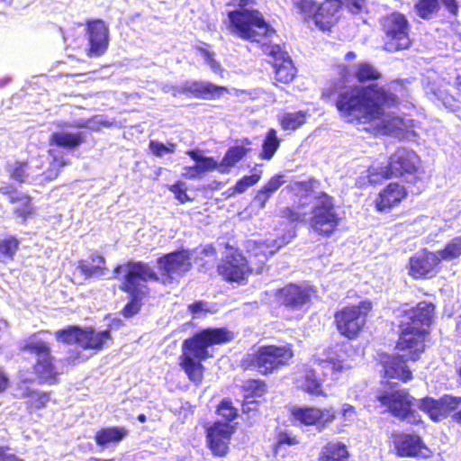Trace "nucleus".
I'll use <instances>...</instances> for the list:
<instances>
[{
	"instance_id": "nucleus-1",
	"label": "nucleus",
	"mask_w": 461,
	"mask_h": 461,
	"mask_svg": "<svg viewBox=\"0 0 461 461\" xmlns=\"http://www.w3.org/2000/svg\"><path fill=\"white\" fill-rule=\"evenodd\" d=\"M353 76L360 84L371 83L346 86L333 82L321 91V98L332 103L340 117L348 123L367 124L380 121L386 110L399 107L408 97V88L401 79L386 85L375 83L383 76L369 62L358 63Z\"/></svg>"
},
{
	"instance_id": "nucleus-2",
	"label": "nucleus",
	"mask_w": 461,
	"mask_h": 461,
	"mask_svg": "<svg viewBox=\"0 0 461 461\" xmlns=\"http://www.w3.org/2000/svg\"><path fill=\"white\" fill-rule=\"evenodd\" d=\"M233 339V333L228 328L221 327L203 329L183 341L178 366L194 385L200 386L203 382L205 367L203 362L212 357L209 348Z\"/></svg>"
},
{
	"instance_id": "nucleus-3",
	"label": "nucleus",
	"mask_w": 461,
	"mask_h": 461,
	"mask_svg": "<svg viewBox=\"0 0 461 461\" xmlns=\"http://www.w3.org/2000/svg\"><path fill=\"white\" fill-rule=\"evenodd\" d=\"M294 357L291 343L265 344L246 353L240 360L243 371L271 375L287 367Z\"/></svg>"
},
{
	"instance_id": "nucleus-4",
	"label": "nucleus",
	"mask_w": 461,
	"mask_h": 461,
	"mask_svg": "<svg viewBox=\"0 0 461 461\" xmlns=\"http://www.w3.org/2000/svg\"><path fill=\"white\" fill-rule=\"evenodd\" d=\"M127 271L123 276L120 289L129 295V301L122 307L120 314L126 318H131L138 314L142 307V301L148 297L149 288L146 285L149 280L159 281L158 275L142 261H128L125 264Z\"/></svg>"
},
{
	"instance_id": "nucleus-5",
	"label": "nucleus",
	"mask_w": 461,
	"mask_h": 461,
	"mask_svg": "<svg viewBox=\"0 0 461 461\" xmlns=\"http://www.w3.org/2000/svg\"><path fill=\"white\" fill-rule=\"evenodd\" d=\"M259 0H239L241 9L228 13L227 29L241 40L250 42H260L276 33L275 29L266 21L263 14L257 9H247L246 6L255 5Z\"/></svg>"
},
{
	"instance_id": "nucleus-6",
	"label": "nucleus",
	"mask_w": 461,
	"mask_h": 461,
	"mask_svg": "<svg viewBox=\"0 0 461 461\" xmlns=\"http://www.w3.org/2000/svg\"><path fill=\"white\" fill-rule=\"evenodd\" d=\"M420 164V159L414 151L397 149L386 164L369 167L367 177L371 184L376 185L393 177L413 176L418 172Z\"/></svg>"
},
{
	"instance_id": "nucleus-7",
	"label": "nucleus",
	"mask_w": 461,
	"mask_h": 461,
	"mask_svg": "<svg viewBox=\"0 0 461 461\" xmlns=\"http://www.w3.org/2000/svg\"><path fill=\"white\" fill-rule=\"evenodd\" d=\"M379 25L384 51L395 53L412 46L411 25L404 14L398 11L387 14L379 20Z\"/></svg>"
},
{
	"instance_id": "nucleus-8",
	"label": "nucleus",
	"mask_w": 461,
	"mask_h": 461,
	"mask_svg": "<svg viewBox=\"0 0 461 461\" xmlns=\"http://www.w3.org/2000/svg\"><path fill=\"white\" fill-rule=\"evenodd\" d=\"M372 307L369 300H362L357 304H347L336 310L333 323L338 333L348 340L358 339L366 328Z\"/></svg>"
},
{
	"instance_id": "nucleus-9",
	"label": "nucleus",
	"mask_w": 461,
	"mask_h": 461,
	"mask_svg": "<svg viewBox=\"0 0 461 461\" xmlns=\"http://www.w3.org/2000/svg\"><path fill=\"white\" fill-rule=\"evenodd\" d=\"M20 350L36 357L32 371L41 383L56 384L59 382V372L49 342L32 334L21 346Z\"/></svg>"
},
{
	"instance_id": "nucleus-10",
	"label": "nucleus",
	"mask_w": 461,
	"mask_h": 461,
	"mask_svg": "<svg viewBox=\"0 0 461 461\" xmlns=\"http://www.w3.org/2000/svg\"><path fill=\"white\" fill-rule=\"evenodd\" d=\"M340 220L334 197L326 192L318 193L310 218V227L313 232L322 238H330L338 230Z\"/></svg>"
},
{
	"instance_id": "nucleus-11",
	"label": "nucleus",
	"mask_w": 461,
	"mask_h": 461,
	"mask_svg": "<svg viewBox=\"0 0 461 461\" xmlns=\"http://www.w3.org/2000/svg\"><path fill=\"white\" fill-rule=\"evenodd\" d=\"M55 338L63 344L77 345L82 349L97 353L104 348L108 341L112 340V334L109 330L96 331L93 327L82 328L69 325L57 330Z\"/></svg>"
},
{
	"instance_id": "nucleus-12",
	"label": "nucleus",
	"mask_w": 461,
	"mask_h": 461,
	"mask_svg": "<svg viewBox=\"0 0 461 461\" xmlns=\"http://www.w3.org/2000/svg\"><path fill=\"white\" fill-rule=\"evenodd\" d=\"M387 384L389 387L380 390L375 396L380 406L402 420L413 416L414 397L407 389L395 388L396 384L387 383Z\"/></svg>"
},
{
	"instance_id": "nucleus-13",
	"label": "nucleus",
	"mask_w": 461,
	"mask_h": 461,
	"mask_svg": "<svg viewBox=\"0 0 461 461\" xmlns=\"http://www.w3.org/2000/svg\"><path fill=\"white\" fill-rule=\"evenodd\" d=\"M224 248L226 251L217 265V273L226 282L240 283L252 273L253 268L238 248L228 242Z\"/></svg>"
},
{
	"instance_id": "nucleus-14",
	"label": "nucleus",
	"mask_w": 461,
	"mask_h": 461,
	"mask_svg": "<svg viewBox=\"0 0 461 461\" xmlns=\"http://www.w3.org/2000/svg\"><path fill=\"white\" fill-rule=\"evenodd\" d=\"M157 264L163 284H171L176 278L184 277L193 268L191 252L185 249L158 257Z\"/></svg>"
},
{
	"instance_id": "nucleus-15",
	"label": "nucleus",
	"mask_w": 461,
	"mask_h": 461,
	"mask_svg": "<svg viewBox=\"0 0 461 461\" xmlns=\"http://www.w3.org/2000/svg\"><path fill=\"white\" fill-rule=\"evenodd\" d=\"M262 52L272 59L269 63L274 68V85H288L297 76V68L288 53L278 44H262Z\"/></svg>"
},
{
	"instance_id": "nucleus-16",
	"label": "nucleus",
	"mask_w": 461,
	"mask_h": 461,
	"mask_svg": "<svg viewBox=\"0 0 461 461\" xmlns=\"http://www.w3.org/2000/svg\"><path fill=\"white\" fill-rule=\"evenodd\" d=\"M236 431L233 424L215 420L205 426V443L214 457H226L230 451L232 436Z\"/></svg>"
},
{
	"instance_id": "nucleus-17",
	"label": "nucleus",
	"mask_w": 461,
	"mask_h": 461,
	"mask_svg": "<svg viewBox=\"0 0 461 461\" xmlns=\"http://www.w3.org/2000/svg\"><path fill=\"white\" fill-rule=\"evenodd\" d=\"M429 334L423 330H412L409 326L399 327L395 349L409 361L417 362L426 350V341Z\"/></svg>"
},
{
	"instance_id": "nucleus-18",
	"label": "nucleus",
	"mask_w": 461,
	"mask_h": 461,
	"mask_svg": "<svg viewBox=\"0 0 461 461\" xmlns=\"http://www.w3.org/2000/svg\"><path fill=\"white\" fill-rule=\"evenodd\" d=\"M435 318L436 305L431 302L421 301L402 312L399 327L409 326L412 330H423L430 334V328L435 322Z\"/></svg>"
},
{
	"instance_id": "nucleus-19",
	"label": "nucleus",
	"mask_w": 461,
	"mask_h": 461,
	"mask_svg": "<svg viewBox=\"0 0 461 461\" xmlns=\"http://www.w3.org/2000/svg\"><path fill=\"white\" fill-rule=\"evenodd\" d=\"M291 417L304 426H316L321 430L333 423L337 419L334 407L319 408L315 406L293 407L290 409Z\"/></svg>"
},
{
	"instance_id": "nucleus-20",
	"label": "nucleus",
	"mask_w": 461,
	"mask_h": 461,
	"mask_svg": "<svg viewBox=\"0 0 461 461\" xmlns=\"http://www.w3.org/2000/svg\"><path fill=\"white\" fill-rule=\"evenodd\" d=\"M461 406V396L443 394L438 399L426 396L420 400L419 408L434 422L441 421Z\"/></svg>"
},
{
	"instance_id": "nucleus-21",
	"label": "nucleus",
	"mask_w": 461,
	"mask_h": 461,
	"mask_svg": "<svg viewBox=\"0 0 461 461\" xmlns=\"http://www.w3.org/2000/svg\"><path fill=\"white\" fill-rule=\"evenodd\" d=\"M85 26L88 41L87 57H101L106 52L110 42L108 25L102 19H90L86 21Z\"/></svg>"
},
{
	"instance_id": "nucleus-22",
	"label": "nucleus",
	"mask_w": 461,
	"mask_h": 461,
	"mask_svg": "<svg viewBox=\"0 0 461 461\" xmlns=\"http://www.w3.org/2000/svg\"><path fill=\"white\" fill-rule=\"evenodd\" d=\"M440 262L434 251L422 249L409 259V275L413 279H427L435 276L440 270Z\"/></svg>"
},
{
	"instance_id": "nucleus-23",
	"label": "nucleus",
	"mask_w": 461,
	"mask_h": 461,
	"mask_svg": "<svg viewBox=\"0 0 461 461\" xmlns=\"http://www.w3.org/2000/svg\"><path fill=\"white\" fill-rule=\"evenodd\" d=\"M314 290L308 286L288 284L277 289L276 298L280 305L292 310L311 303Z\"/></svg>"
},
{
	"instance_id": "nucleus-24",
	"label": "nucleus",
	"mask_w": 461,
	"mask_h": 461,
	"mask_svg": "<svg viewBox=\"0 0 461 461\" xmlns=\"http://www.w3.org/2000/svg\"><path fill=\"white\" fill-rule=\"evenodd\" d=\"M0 194L7 197L11 204L18 203L14 208L13 212L23 221H27L35 215V208L31 194L19 192L13 184L9 183L0 186Z\"/></svg>"
},
{
	"instance_id": "nucleus-25",
	"label": "nucleus",
	"mask_w": 461,
	"mask_h": 461,
	"mask_svg": "<svg viewBox=\"0 0 461 461\" xmlns=\"http://www.w3.org/2000/svg\"><path fill=\"white\" fill-rule=\"evenodd\" d=\"M391 438L395 455L399 457H418L428 450L422 438L415 433L395 432Z\"/></svg>"
},
{
	"instance_id": "nucleus-26",
	"label": "nucleus",
	"mask_w": 461,
	"mask_h": 461,
	"mask_svg": "<svg viewBox=\"0 0 461 461\" xmlns=\"http://www.w3.org/2000/svg\"><path fill=\"white\" fill-rule=\"evenodd\" d=\"M407 361L409 359L402 354H384L380 359L383 376L388 380L396 379L403 384L411 381L413 375Z\"/></svg>"
},
{
	"instance_id": "nucleus-27",
	"label": "nucleus",
	"mask_w": 461,
	"mask_h": 461,
	"mask_svg": "<svg viewBox=\"0 0 461 461\" xmlns=\"http://www.w3.org/2000/svg\"><path fill=\"white\" fill-rule=\"evenodd\" d=\"M408 195L406 187L398 182L387 184L377 194L375 208L378 212H390L397 207Z\"/></svg>"
},
{
	"instance_id": "nucleus-28",
	"label": "nucleus",
	"mask_w": 461,
	"mask_h": 461,
	"mask_svg": "<svg viewBox=\"0 0 461 461\" xmlns=\"http://www.w3.org/2000/svg\"><path fill=\"white\" fill-rule=\"evenodd\" d=\"M341 12L339 0H323L318 7L312 21L322 32H330L339 22Z\"/></svg>"
},
{
	"instance_id": "nucleus-29",
	"label": "nucleus",
	"mask_w": 461,
	"mask_h": 461,
	"mask_svg": "<svg viewBox=\"0 0 461 461\" xmlns=\"http://www.w3.org/2000/svg\"><path fill=\"white\" fill-rule=\"evenodd\" d=\"M441 5L453 16L459 11L457 0H417L414 3V12L422 20L434 18L441 9Z\"/></svg>"
},
{
	"instance_id": "nucleus-30",
	"label": "nucleus",
	"mask_w": 461,
	"mask_h": 461,
	"mask_svg": "<svg viewBox=\"0 0 461 461\" xmlns=\"http://www.w3.org/2000/svg\"><path fill=\"white\" fill-rule=\"evenodd\" d=\"M77 269L86 279L99 278L107 272L106 259L98 250H90L86 258L77 262Z\"/></svg>"
},
{
	"instance_id": "nucleus-31",
	"label": "nucleus",
	"mask_w": 461,
	"mask_h": 461,
	"mask_svg": "<svg viewBox=\"0 0 461 461\" xmlns=\"http://www.w3.org/2000/svg\"><path fill=\"white\" fill-rule=\"evenodd\" d=\"M276 250L277 248L271 240L254 241L248 250L249 266L253 270L261 271Z\"/></svg>"
},
{
	"instance_id": "nucleus-32",
	"label": "nucleus",
	"mask_w": 461,
	"mask_h": 461,
	"mask_svg": "<svg viewBox=\"0 0 461 461\" xmlns=\"http://www.w3.org/2000/svg\"><path fill=\"white\" fill-rule=\"evenodd\" d=\"M351 348L352 346L346 341L330 346L326 350L324 361L331 366L334 372H342L349 369L350 365L348 363V360Z\"/></svg>"
},
{
	"instance_id": "nucleus-33",
	"label": "nucleus",
	"mask_w": 461,
	"mask_h": 461,
	"mask_svg": "<svg viewBox=\"0 0 461 461\" xmlns=\"http://www.w3.org/2000/svg\"><path fill=\"white\" fill-rule=\"evenodd\" d=\"M86 141V134L83 131H56L49 139L50 146L67 150H74Z\"/></svg>"
},
{
	"instance_id": "nucleus-34",
	"label": "nucleus",
	"mask_w": 461,
	"mask_h": 461,
	"mask_svg": "<svg viewBox=\"0 0 461 461\" xmlns=\"http://www.w3.org/2000/svg\"><path fill=\"white\" fill-rule=\"evenodd\" d=\"M285 183V175L277 173L262 185L254 196V202L259 209H264L273 194Z\"/></svg>"
},
{
	"instance_id": "nucleus-35",
	"label": "nucleus",
	"mask_w": 461,
	"mask_h": 461,
	"mask_svg": "<svg viewBox=\"0 0 461 461\" xmlns=\"http://www.w3.org/2000/svg\"><path fill=\"white\" fill-rule=\"evenodd\" d=\"M349 451L340 441L327 442L319 453L318 461H348Z\"/></svg>"
},
{
	"instance_id": "nucleus-36",
	"label": "nucleus",
	"mask_w": 461,
	"mask_h": 461,
	"mask_svg": "<svg viewBox=\"0 0 461 461\" xmlns=\"http://www.w3.org/2000/svg\"><path fill=\"white\" fill-rule=\"evenodd\" d=\"M25 400V406L29 412L47 407L50 401V392H44L26 386L21 394Z\"/></svg>"
},
{
	"instance_id": "nucleus-37",
	"label": "nucleus",
	"mask_w": 461,
	"mask_h": 461,
	"mask_svg": "<svg viewBox=\"0 0 461 461\" xmlns=\"http://www.w3.org/2000/svg\"><path fill=\"white\" fill-rule=\"evenodd\" d=\"M187 90L194 94V96L206 100H215L221 95L229 93L228 88L225 86H216L210 82L203 83L198 81L193 82Z\"/></svg>"
},
{
	"instance_id": "nucleus-38",
	"label": "nucleus",
	"mask_w": 461,
	"mask_h": 461,
	"mask_svg": "<svg viewBox=\"0 0 461 461\" xmlns=\"http://www.w3.org/2000/svg\"><path fill=\"white\" fill-rule=\"evenodd\" d=\"M129 434L124 427H103L95 434V441L97 446L104 447L109 444L121 442Z\"/></svg>"
},
{
	"instance_id": "nucleus-39",
	"label": "nucleus",
	"mask_w": 461,
	"mask_h": 461,
	"mask_svg": "<svg viewBox=\"0 0 461 461\" xmlns=\"http://www.w3.org/2000/svg\"><path fill=\"white\" fill-rule=\"evenodd\" d=\"M249 151L250 149L243 145L230 147L221 160V174H229L231 168L247 157Z\"/></svg>"
},
{
	"instance_id": "nucleus-40",
	"label": "nucleus",
	"mask_w": 461,
	"mask_h": 461,
	"mask_svg": "<svg viewBox=\"0 0 461 461\" xmlns=\"http://www.w3.org/2000/svg\"><path fill=\"white\" fill-rule=\"evenodd\" d=\"M245 400L263 398L268 393L267 383L261 378H249L240 387Z\"/></svg>"
},
{
	"instance_id": "nucleus-41",
	"label": "nucleus",
	"mask_w": 461,
	"mask_h": 461,
	"mask_svg": "<svg viewBox=\"0 0 461 461\" xmlns=\"http://www.w3.org/2000/svg\"><path fill=\"white\" fill-rule=\"evenodd\" d=\"M300 388L303 392L312 396L326 397L327 393L323 388L321 380L313 370L307 371L301 378Z\"/></svg>"
},
{
	"instance_id": "nucleus-42",
	"label": "nucleus",
	"mask_w": 461,
	"mask_h": 461,
	"mask_svg": "<svg viewBox=\"0 0 461 461\" xmlns=\"http://www.w3.org/2000/svg\"><path fill=\"white\" fill-rule=\"evenodd\" d=\"M20 249V240L14 235L0 239V264L13 261Z\"/></svg>"
},
{
	"instance_id": "nucleus-43",
	"label": "nucleus",
	"mask_w": 461,
	"mask_h": 461,
	"mask_svg": "<svg viewBox=\"0 0 461 461\" xmlns=\"http://www.w3.org/2000/svg\"><path fill=\"white\" fill-rule=\"evenodd\" d=\"M281 140L277 137V132L275 129L271 128L266 133L262 142V150L259 153V158L265 160H270L279 149Z\"/></svg>"
},
{
	"instance_id": "nucleus-44",
	"label": "nucleus",
	"mask_w": 461,
	"mask_h": 461,
	"mask_svg": "<svg viewBox=\"0 0 461 461\" xmlns=\"http://www.w3.org/2000/svg\"><path fill=\"white\" fill-rule=\"evenodd\" d=\"M307 116L304 111L286 113L278 117V122L283 130L295 131L306 122Z\"/></svg>"
},
{
	"instance_id": "nucleus-45",
	"label": "nucleus",
	"mask_w": 461,
	"mask_h": 461,
	"mask_svg": "<svg viewBox=\"0 0 461 461\" xmlns=\"http://www.w3.org/2000/svg\"><path fill=\"white\" fill-rule=\"evenodd\" d=\"M293 10L302 17V19L309 23L314 18L316 8L318 7L317 0H291Z\"/></svg>"
},
{
	"instance_id": "nucleus-46",
	"label": "nucleus",
	"mask_w": 461,
	"mask_h": 461,
	"mask_svg": "<svg viewBox=\"0 0 461 461\" xmlns=\"http://www.w3.org/2000/svg\"><path fill=\"white\" fill-rule=\"evenodd\" d=\"M439 262L453 261L461 257V238L459 236L450 240L442 249L436 252Z\"/></svg>"
},
{
	"instance_id": "nucleus-47",
	"label": "nucleus",
	"mask_w": 461,
	"mask_h": 461,
	"mask_svg": "<svg viewBox=\"0 0 461 461\" xmlns=\"http://www.w3.org/2000/svg\"><path fill=\"white\" fill-rule=\"evenodd\" d=\"M215 413L222 419V422L231 424L239 416L238 409L231 399L223 398L216 407Z\"/></svg>"
},
{
	"instance_id": "nucleus-48",
	"label": "nucleus",
	"mask_w": 461,
	"mask_h": 461,
	"mask_svg": "<svg viewBox=\"0 0 461 461\" xmlns=\"http://www.w3.org/2000/svg\"><path fill=\"white\" fill-rule=\"evenodd\" d=\"M300 443L298 436L287 430H280L276 434V441L272 447L274 455H277L285 446L292 447Z\"/></svg>"
},
{
	"instance_id": "nucleus-49",
	"label": "nucleus",
	"mask_w": 461,
	"mask_h": 461,
	"mask_svg": "<svg viewBox=\"0 0 461 461\" xmlns=\"http://www.w3.org/2000/svg\"><path fill=\"white\" fill-rule=\"evenodd\" d=\"M29 163L27 160H16L7 167L9 177L18 184H23L28 177L27 169Z\"/></svg>"
},
{
	"instance_id": "nucleus-50",
	"label": "nucleus",
	"mask_w": 461,
	"mask_h": 461,
	"mask_svg": "<svg viewBox=\"0 0 461 461\" xmlns=\"http://www.w3.org/2000/svg\"><path fill=\"white\" fill-rule=\"evenodd\" d=\"M304 204H299L296 207L286 206L281 212L280 216L289 223H303L306 221L307 213L303 211Z\"/></svg>"
},
{
	"instance_id": "nucleus-51",
	"label": "nucleus",
	"mask_w": 461,
	"mask_h": 461,
	"mask_svg": "<svg viewBox=\"0 0 461 461\" xmlns=\"http://www.w3.org/2000/svg\"><path fill=\"white\" fill-rule=\"evenodd\" d=\"M177 149V144L172 141L163 143L155 140L149 142V150L156 158H163L166 155L174 154Z\"/></svg>"
},
{
	"instance_id": "nucleus-52",
	"label": "nucleus",
	"mask_w": 461,
	"mask_h": 461,
	"mask_svg": "<svg viewBox=\"0 0 461 461\" xmlns=\"http://www.w3.org/2000/svg\"><path fill=\"white\" fill-rule=\"evenodd\" d=\"M167 189L174 194V198L180 203H191L194 199L187 194L186 184L182 180H176L172 185H167Z\"/></svg>"
},
{
	"instance_id": "nucleus-53",
	"label": "nucleus",
	"mask_w": 461,
	"mask_h": 461,
	"mask_svg": "<svg viewBox=\"0 0 461 461\" xmlns=\"http://www.w3.org/2000/svg\"><path fill=\"white\" fill-rule=\"evenodd\" d=\"M261 178V173L253 174L250 176H244L239 179L235 185L229 189V196L235 194H242L249 187L256 185Z\"/></svg>"
},
{
	"instance_id": "nucleus-54",
	"label": "nucleus",
	"mask_w": 461,
	"mask_h": 461,
	"mask_svg": "<svg viewBox=\"0 0 461 461\" xmlns=\"http://www.w3.org/2000/svg\"><path fill=\"white\" fill-rule=\"evenodd\" d=\"M193 168L194 170L200 169L202 175L213 170H218L221 173V162H217L212 157H204L201 162H199L198 165H194Z\"/></svg>"
},
{
	"instance_id": "nucleus-55",
	"label": "nucleus",
	"mask_w": 461,
	"mask_h": 461,
	"mask_svg": "<svg viewBox=\"0 0 461 461\" xmlns=\"http://www.w3.org/2000/svg\"><path fill=\"white\" fill-rule=\"evenodd\" d=\"M194 50L203 55L204 58L206 63L211 67V68L213 71H217L220 69L221 65L220 63L215 59V53L213 51H211L210 50L202 47V46H195Z\"/></svg>"
},
{
	"instance_id": "nucleus-56",
	"label": "nucleus",
	"mask_w": 461,
	"mask_h": 461,
	"mask_svg": "<svg viewBox=\"0 0 461 461\" xmlns=\"http://www.w3.org/2000/svg\"><path fill=\"white\" fill-rule=\"evenodd\" d=\"M384 127L392 131H402L405 130L408 125L403 118L393 116L384 122Z\"/></svg>"
},
{
	"instance_id": "nucleus-57",
	"label": "nucleus",
	"mask_w": 461,
	"mask_h": 461,
	"mask_svg": "<svg viewBox=\"0 0 461 461\" xmlns=\"http://www.w3.org/2000/svg\"><path fill=\"white\" fill-rule=\"evenodd\" d=\"M87 359L81 351L77 349H69L64 362L68 366H76L85 362Z\"/></svg>"
},
{
	"instance_id": "nucleus-58",
	"label": "nucleus",
	"mask_w": 461,
	"mask_h": 461,
	"mask_svg": "<svg viewBox=\"0 0 461 461\" xmlns=\"http://www.w3.org/2000/svg\"><path fill=\"white\" fill-rule=\"evenodd\" d=\"M319 185V181L314 177H311L307 180L297 181L294 185L304 191L305 193L313 192L314 188Z\"/></svg>"
},
{
	"instance_id": "nucleus-59",
	"label": "nucleus",
	"mask_w": 461,
	"mask_h": 461,
	"mask_svg": "<svg viewBox=\"0 0 461 461\" xmlns=\"http://www.w3.org/2000/svg\"><path fill=\"white\" fill-rule=\"evenodd\" d=\"M0 461H23L15 454L10 452L8 446H0Z\"/></svg>"
},
{
	"instance_id": "nucleus-60",
	"label": "nucleus",
	"mask_w": 461,
	"mask_h": 461,
	"mask_svg": "<svg viewBox=\"0 0 461 461\" xmlns=\"http://www.w3.org/2000/svg\"><path fill=\"white\" fill-rule=\"evenodd\" d=\"M206 303L203 301H195L193 303L188 305V311L192 314H198L202 312H208L207 309H205Z\"/></svg>"
},
{
	"instance_id": "nucleus-61",
	"label": "nucleus",
	"mask_w": 461,
	"mask_h": 461,
	"mask_svg": "<svg viewBox=\"0 0 461 461\" xmlns=\"http://www.w3.org/2000/svg\"><path fill=\"white\" fill-rule=\"evenodd\" d=\"M261 402L260 400H245L242 403V411L244 413H249L251 411H258V406Z\"/></svg>"
},
{
	"instance_id": "nucleus-62",
	"label": "nucleus",
	"mask_w": 461,
	"mask_h": 461,
	"mask_svg": "<svg viewBox=\"0 0 461 461\" xmlns=\"http://www.w3.org/2000/svg\"><path fill=\"white\" fill-rule=\"evenodd\" d=\"M194 166H189L185 167V172L182 174L184 179H194L202 176L200 169L194 170Z\"/></svg>"
},
{
	"instance_id": "nucleus-63",
	"label": "nucleus",
	"mask_w": 461,
	"mask_h": 461,
	"mask_svg": "<svg viewBox=\"0 0 461 461\" xmlns=\"http://www.w3.org/2000/svg\"><path fill=\"white\" fill-rule=\"evenodd\" d=\"M10 386V379L3 368L0 367V393H5Z\"/></svg>"
},
{
	"instance_id": "nucleus-64",
	"label": "nucleus",
	"mask_w": 461,
	"mask_h": 461,
	"mask_svg": "<svg viewBox=\"0 0 461 461\" xmlns=\"http://www.w3.org/2000/svg\"><path fill=\"white\" fill-rule=\"evenodd\" d=\"M340 414L343 417L352 416L356 414V408L348 403H345L341 406Z\"/></svg>"
}]
</instances>
